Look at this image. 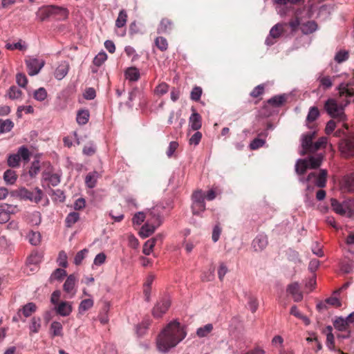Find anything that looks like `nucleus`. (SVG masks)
<instances>
[{
    "instance_id": "49530a36",
    "label": "nucleus",
    "mask_w": 354,
    "mask_h": 354,
    "mask_svg": "<svg viewBox=\"0 0 354 354\" xmlns=\"http://www.w3.org/2000/svg\"><path fill=\"white\" fill-rule=\"evenodd\" d=\"M41 328V319L39 317H32L30 325L31 333H37Z\"/></svg>"
},
{
    "instance_id": "0e129e2a",
    "label": "nucleus",
    "mask_w": 354,
    "mask_h": 354,
    "mask_svg": "<svg viewBox=\"0 0 354 354\" xmlns=\"http://www.w3.org/2000/svg\"><path fill=\"white\" fill-rule=\"evenodd\" d=\"M265 142L266 141L264 139L257 138L251 142L250 145V149L252 150L257 149L263 147Z\"/></svg>"
},
{
    "instance_id": "69168bd1",
    "label": "nucleus",
    "mask_w": 354,
    "mask_h": 354,
    "mask_svg": "<svg viewBox=\"0 0 354 354\" xmlns=\"http://www.w3.org/2000/svg\"><path fill=\"white\" fill-rule=\"evenodd\" d=\"M221 232H222V229L218 224L216 225L214 227L213 231H212V239L214 243L218 241V239L220 238V235L221 234Z\"/></svg>"
},
{
    "instance_id": "423d86ee",
    "label": "nucleus",
    "mask_w": 354,
    "mask_h": 354,
    "mask_svg": "<svg viewBox=\"0 0 354 354\" xmlns=\"http://www.w3.org/2000/svg\"><path fill=\"white\" fill-rule=\"evenodd\" d=\"M330 205L334 212L339 215H345L347 213L351 214V208L348 202L339 203L335 198L330 199Z\"/></svg>"
},
{
    "instance_id": "79ce46f5",
    "label": "nucleus",
    "mask_w": 354,
    "mask_h": 354,
    "mask_svg": "<svg viewBox=\"0 0 354 354\" xmlns=\"http://www.w3.org/2000/svg\"><path fill=\"white\" fill-rule=\"evenodd\" d=\"M93 306V301L91 299H86L81 301L79 306V313H84Z\"/></svg>"
},
{
    "instance_id": "13d9d810",
    "label": "nucleus",
    "mask_w": 354,
    "mask_h": 354,
    "mask_svg": "<svg viewBox=\"0 0 354 354\" xmlns=\"http://www.w3.org/2000/svg\"><path fill=\"white\" fill-rule=\"evenodd\" d=\"M40 170V163L39 160H35L32 162L31 167L29 169V175L31 177H35L37 175Z\"/></svg>"
},
{
    "instance_id": "4c0bfd02",
    "label": "nucleus",
    "mask_w": 354,
    "mask_h": 354,
    "mask_svg": "<svg viewBox=\"0 0 354 354\" xmlns=\"http://www.w3.org/2000/svg\"><path fill=\"white\" fill-rule=\"evenodd\" d=\"M319 115V111L317 107L312 106L310 108L308 115L306 117V121L308 123L313 122L316 120Z\"/></svg>"
},
{
    "instance_id": "4be33fe9",
    "label": "nucleus",
    "mask_w": 354,
    "mask_h": 354,
    "mask_svg": "<svg viewBox=\"0 0 354 354\" xmlns=\"http://www.w3.org/2000/svg\"><path fill=\"white\" fill-rule=\"evenodd\" d=\"M69 66L67 64H59L55 71V77L59 80H62L68 73Z\"/></svg>"
},
{
    "instance_id": "c03bdc74",
    "label": "nucleus",
    "mask_w": 354,
    "mask_h": 354,
    "mask_svg": "<svg viewBox=\"0 0 354 354\" xmlns=\"http://www.w3.org/2000/svg\"><path fill=\"white\" fill-rule=\"evenodd\" d=\"M247 298H248V305L249 306L250 310L253 313H255L259 306V302H258L257 299L251 295H248L247 296Z\"/></svg>"
},
{
    "instance_id": "f704fd0d",
    "label": "nucleus",
    "mask_w": 354,
    "mask_h": 354,
    "mask_svg": "<svg viewBox=\"0 0 354 354\" xmlns=\"http://www.w3.org/2000/svg\"><path fill=\"white\" fill-rule=\"evenodd\" d=\"M62 329H63L62 325L59 322H53L50 324V332L53 337L62 336V335H63Z\"/></svg>"
},
{
    "instance_id": "0eeeda50",
    "label": "nucleus",
    "mask_w": 354,
    "mask_h": 354,
    "mask_svg": "<svg viewBox=\"0 0 354 354\" xmlns=\"http://www.w3.org/2000/svg\"><path fill=\"white\" fill-rule=\"evenodd\" d=\"M339 150L346 158L354 156V140L346 139L339 143Z\"/></svg>"
},
{
    "instance_id": "4d7b16f0",
    "label": "nucleus",
    "mask_w": 354,
    "mask_h": 354,
    "mask_svg": "<svg viewBox=\"0 0 354 354\" xmlns=\"http://www.w3.org/2000/svg\"><path fill=\"white\" fill-rule=\"evenodd\" d=\"M107 59V55L106 53L101 52L99 53L93 59L94 65L97 66H101Z\"/></svg>"
},
{
    "instance_id": "37998d69",
    "label": "nucleus",
    "mask_w": 354,
    "mask_h": 354,
    "mask_svg": "<svg viewBox=\"0 0 354 354\" xmlns=\"http://www.w3.org/2000/svg\"><path fill=\"white\" fill-rule=\"evenodd\" d=\"M6 48L10 50H14L15 49L25 50L27 48V46L25 45L24 42L22 43V41L20 39L18 42L15 44L7 43L6 44Z\"/></svg>"
},
{
    "instance_id": "7c9ffc66",
    "label": "nucleus",
    "mask_w": 354,
    "mask_h": 354,
    "mask_svg": "<svg viewBox=\"0 0 354 354\" xmlns=\"http://www.w3.org/2000/svg\"><path fill=\"white\" fill-rule=\"evenodd\" d=\"M213 325L212 324H207L203 327H200L196 330V335L199 337H207L212 330Z\"/></svg>"
},
{
    "instance_id": "1a4fd4ad",
    "label": "nucleus",
    "mask_w": 354,
    "mask_h": 354,
    "mask_svg": "<svg viewBox=\"0 0 354 354\" xmlns=\"http://www.w3.org/2000/svg\"><path fill=\"white\" fill-rule=\"evenodd\" d=\"M315 132L308 133L304 136L301 146L303 150L301 153L302 156H304L307 153H312V149L313 146V140L315 138Z\"/></svg>"
},
{
    "instance_id": "338daca9",
    "label": "nucleus",
    "mask_w": 354,
    "mask_h": 354,
    "mask_svg": "<svg viewBox=\"0 0 354 354\" xmlns=\"http://www.w3.org/2000/svg\"><path fill=\"white\" fill-rule=\"evenodd\" d=\"M178 147V143L176 141H172L169 143V147L166 151L167 156L169 158H171L173 155L175 151Z\"/></svg>"
},
{
    "instance_id": "bf43d9fd",
    "label": "nucleus",
    "mask_w": 354,
    "mask_h": 354,
    "mask_svg": "<svg viewBox=\"0 0 354 354\" xmlns=\"http://www.w3.org/2000/svg\"><path fill=\"white\" fill-rule=\"evenodd\" d=\"M327 143V139L324 137H322L318 139L317 141L313 142V146L312 149V153L317 151L320 149L322 147H324Z\"/></svg>"
},
{
    "instance_id": "2eb2a0df",
    "label": "nucleus",
    "mask_w": 354,
    "mask_h": 354,
    "mask_svg": "<svg viewBox=\"0 0 354 354\" xmlns=\"http://www.w3.org/2000/svg\"><path fill=\"white\" fill-rule=\"evenodd\" d=\"M268 243V238L265 235L257 236L252 241V246L256 251H261Z\"/></svg>"
},
{
    "instance_id": "412c9836",
    "label": "nucleus",
    "mask_w": 354,
    "mask_h": 354,
    "mask_svg": "<svg viewBox=\"0 0 354 354\" xmlns=\"http://www.w3.org/2000/svg\"><path fill=\"white\" fill-rule=\"evenodd\" d=\"M327 174L328 172L326 169H321L318 175L315 173V176L313 178L316 179L315 183L317 187H324L326 186Z\"/></svg>"
},
{
    "instance_id": "774afa93",
    "label": "nucleus",
    "mask_w": 354,
    "mask_h": 354,
    "mask_svg": "<svg viewBox=\"0 0 354 354\" xmlns=\"http://www.w3.org/2000/svg\"><path fill=\"white\" fill-rule=\"evenodd\" d=\"M17 83L21 87H25L28 83L26 76L22 73H18L16 76Z\"/></svg>"
},
{
    "instance_id": "5fc2aeb1",
    "label": "nucleus",
    "mask_w": 354,
    "mask_h": 354,
    "mask_svg": "<svg viewBox=\"0 0 354 354\" xmlns=\"http://www.w3.org/2000/svg\"><path fill=\"white\" fill-rule=\"evenodd\" d=\"M339 93L340 96L351 97L354 95V89L349 88L347 86L341 84L339 87Z\"/></svg>"
},
{
    "instance_id": "f03ea898",
    "label": "nucleus",
    "mask_w": 354,
    "mask_h": 354,
    "mask_svg": "<svg viewBox=\"0 0 354 354\" xmlns=\"http://www.w3.org/2000/svg\"><path fill=\"white\" fill-rule=\"evenodd\" d=\"M324 109L330 117L337 119L339 121H344L346 120L344 106L338 104L334 99L330 98L326 101L324 104Z\"/></svg>"
},
{
    "instance_id": "8fccbe9b",
    "label": "nucleus",
    "mask_w": 354,
    "mask_h": 354,
    "mask_svg": "<svg viewBox=\"0 0 354 354\" xmlns=\"http://www.w3.org/2000/svg\"><path fill=\"white\" fill-rule=\"evenodd\" d=\"M52 198L55 201L64 202L65 200V195L61 189H51Z\"/></svg>"
},
{
    "instance_id": "3c124183",
    "label": "nucleus",
    "mask_w": 354,
    "mask_h": 354,
    "mask_svg": "<svg viewBox=\"0 0 354 354\" xmlns=\"http://www.w3.org/2000/svg\"><path fill=\"white\" fill-rule=\"evenodd\" d=\"M66 275V272L64 269L57 268L50 276V281L58 280L60 281Z\"/></svg>"
},
{
    "instance_id": "58836bf2",
    "label": "nucleus",
    "mask_w": 354,
    "mask_h": 354,
    "mask_svg": "<svg viewBox=\"0 0 354 354\" xmlns=\"http://www.w3.org/2000/svg\"><path fill=\"white\" fill-rule=\"evenodd\" d=\"M14 124L10 120H3L0 119V134L9 132L13 127Z\"/></svg>"
},
{
    "instance_id": "052dcab7",
    "label": "nucleus",
    "mask_w": 354,
    "mask_h": 354,
    "mask_svg": "<svg viewBox=\"0 0 354 354\" xmlns=\"http://www.w3.org/2000/svg\"><path fill=\"white\" fill-rule=\"evenodd\" d=\"M203 91L200 86H194L191 92L190 97L192 100L198 102L199 101Z\"/></svg>"
},
{
    "instance_id": "39448f33",
    "label": "nucleus",
    "mask_w": 354,
    "mask_h": 354,
    "mask_svg": "<svg viewBox=\"0 0 354 354\" xmlns=\"http://www.w3.org/2000/svg\"><path fill=\"white\" fill-rule=\"evenodd\" d=\"M171 301L169 298H162L155 305L152 310V315L156 318H160L169 309Z\"/></svg>"
},
{
    "instance_id": "bb28decb",
    "label": "nucleus",
    "mask_w": 354,
    "mask_h": 354,
    "mask_svg": "<svg viewBox=\"0 0 354 354\" xmlns=\"http://www.w3.org/2000/svg\"><path fill=\"white\" fill-rule=\"evenodd\" d=\"M342 186L345 190L354 192V173L344 178Z\"/></svg>"
},
{
    "instance_id": "cd10ccee",
    "label": "nucleus",
    "mask_w": 354,
    "mask_h": 354,
    "mask_svg": "<svg viewBox=\"0 0 354 354\" xmlns=\"http://www.w3.org/2000/svg\"><path fill=\"white\" fill-rule=\"evenodd\" d=\"M125 77L127 80L135 82L140 78V72L136 68L131 67L125 71Z\"/></svg>"
},
{
    "instance_id": "393cba45",
    "label": "nucleus",
    "mask_w": 354,
    "mask_h": 354,
    "mask_svg": "<svg viewBox=\"0 0 354 354\" xmlns=\"http://www.w3.org/2000/svg\"><path fill=\"white\" fill-rule=\"evenodd\" d=\"M80 220V214L76 212H70L65 218V225L71 228Z\"/></svg>"
},
{
    "instance_id": "6ab92c4d",
    "label": "nucleus",
    "mask_w": 354,
    "mask_h": 354,
    "mask_svg": "<svg viewBox=\"0 0 354 354\" xmlns=\"http://www.w3.org/2000/svg\"><path fill=\"white\" fill-rule=\"evenodd\" d=\"M43 178L48 181L49 185L55 187L60 183V176L57 174L43 173Z\"/></svg>"
},
{
    "instance_id": "c756f323",
    "label": "nucleus",
    "mask_w": 354,
    "mask_h": 354,
    "mask_svg": "<svg viewBox=\"0 0 354 354\" xmlns=\"http://www.w3.org/2000/svg\"><path fill=\"white\" fill-rule=\"evenodd\" d=\"M155 46L162 52L166 51L169 44L166 38L160 36L157 37L154 41Z\"/></svg>"
},
{
    "instance_id": "f257e3e1",
    "label": "nucleus",
    "mask_w": 354,
    "mask_h": 354,
    "mask_svg": "<svg viewBox=\"0 0 354 354\" xmlns=\"http://www.w3.org/2000/svg\"><path fill=\"white\" fill-rule=\"evenodd\" d=\"M187 335L185 327L174 320L169 322L160 333L156 339L157 348L160 352L167 353L176 347Z\"/></svg>"
},
{
    "instance_id": "680f3d73",
    "label": "nucleus",
    "mask_w": 354,
    "mask_h": 354,
    "mask_svg": "<svg viewBox=\"0 0 354 354\" xmlns=\"http://www.w3.org/2000/svg\"><path fill=\"white\" fill-rule=\"evenodd\" d=\"M169 91V85L165 82L159 84L155 88L156 94L162 95L167 93Z\"/></svg>"
},
{
    "instance_id": "5701e85b",
    "label": "nucleus",
    "mask_w": 354,
    "mask_h": 354,
    "mask_svg": "<svg viewBox=\"0 0 354 354\" xmlns=\"http://www.w3.org/2000/svg\"><path fill=\"white\" fill-rule=\"evenodd\" d=\"M309 168L308 162L306 159H299L295 165V171L298 175H303Z\"/></svg>"
},
{
    "instance_id": "c85d7f7f",
    "label": "nucleus",
    "mask_w": 354,
    "mask_h": 354,
    "mask_svg": "<svg viewBox=\"0 0 354 354\" xmlns=\"http://www.w3.org/2000/svg\"><path fill=\"white\" fill-rule=\"evenodd\" d=\"M334 327L339 331H347L348 330V325L346 320L342 317H337L333 322Z\"/></svg>"
},
{
    "instance_id": "e2e57ef3",
    "label": "nucleus",
    "mask_w": 354,
    "mask_h": 354,
    "mask_svg": "<svg viewBox=\"0 0 354 354\" xmlns=\"http://www.w3.org/2000/svg\"><path fill=\"white\" fill-rule=\"evenodd\" d=\"M88 252V250L83 249L80 251H79L74 259V263L75 265L78 266L82 263V260L85 258V255Z\"/></svg>"
},
{
    "instance_id": "b1692460",
    "label": "nucleus",
    "mask_w": 354,
    "mask_h": 354,
    "mask_svg": "<svg viewBox=\"0 0 354 354\" xmlns=\"http://www.w3.org/2000/svg\"><path fill=\"white\" fill-rule=\"evenodd\" d=\"M99 174L97 171H92L88 173L85 178V184L88 188H93L95 187Z\"/></svg>"
},
{
    "instance_id": "aec40b11",
    "label": "nucleus",
    "mask_w": 354,
    "mask_h": 354,
    "mask_svg": "<svg viewBox=\"0 0 354 354\" xmlns=\"http://www.w3.org/2000/svg\"><path fill=\"white\" fill-rule=\"evenodd\" d=\"M317 24L315 21H308L301 26V32L305 35L314 32L317 29Z\"/></svg>"
},
{
    "instance_id": "9d476101",
    "label": "nucleus",
    "mask_w": 354,
    "mask_h": 354,
    "mask_svg": "<svg viewBox=\"0 0 354 354\" xmlns=\"http://www.w3.org/2000/svg\"><path fill=\"white\" fill-rule=\"evenodd\" d=\"M286 291L290 294L295 302L301 301L303 299V293L297 282H293L287 286Z\"/></svg>"
},
{
    "instance_id": "de8ad7c7",
    "label": "nucleus",
    "mask_w": 354,
    "mask_h": 354,
    "mask_svg": "<svg viewBox=\"0 0 354 354\" xmlns=\"http://www.w3.org/2000/svg\"><path fill=\"white\" fill-rule=\"evenodd\" d=\"M317 80L319 82L320 86H323L324 89L329 88L333 85L332 80L329 76L320 75Z\"/></svg>"
},
{
    "instance_id": "c9c22d12",
    "label": "nucleus",
    "mask_w": 354,
    "mask_h": 354,
    "mask_svg": "<svg viewBox=\"0 0 354 354\" xmlns=\"http://www.w3.org/2000/svg\"><path fill=\"white\" fill-rule=\"evenodd\" d=\"M323 157L320 154L317 155L316 156H310L309 160H308L309 168L310 169H317L318 168L322 162Z\"/></svg>"
},
{
    "instance_id": "7ed1b4c3",
    "label": "nucleus",
    "mask_w": 354,
    "mask_h": 354,
    "mask_svg": "<svg viewBox=\"0 0 354 354\" xmlns=\"http://www.w3.org/2000/svg\"><path fill=\"white\" fill-rule=\"evenodd\" d=\"M30 152L25 146L20 147L16 153L10 154L8 157V165L10 167L16 168L20 165L21 160L28 162L30 160Z\"/></svg>"
},
{
    "instance_id": "ea45409f",
    "label": "nucleus",
    "mask_w": 354,
    "mask_h": 354,
    "mask_svg": "<svg viewBox=\"0 0 354 354\" xmlns=\"http://www.w3.org/2000/svg\"><path fill=\"white\" fill-rule=\"evenodd\" d=\"M127 20V14L124 10H122L119 12L118 17L115 21V26L118 28H122L126 24Z\"/></svg>"
},
{
    "instance_id": "72a5a7b5",
    "label": "nucleus",
    "mask_w": 354,
    "mask_h": 354,
    "mask_svg": "<svg viewBox=\"0 0 354 354\" xmlns=\"http://www.w3.org/2000/svg\"><path fill=\"white\" fill-rule=\"evenodd\" d=\"M68 10L66 8L53 6V15L59 16V19H66L68 17Z\"/></svg>"
},
{
    "instance_id": "9b49d317",
    "label": "nucleus",
    "mask_w": 354,
    "mask_h": 354,
    "mask_svg": "<svg viewBox=\"0 0 354 354\" xmlns=\"http://www.w3.org/2000/svg\"><path fill=\"white\" fill-rule=\"evenodd\" d=\"M283 31V24H277L275 26H274L270 31L269 36L266 39V44L268 46L272 45L274 43V41H273L272 39L279 38Z\"/></svg>"
},
{
    "instance_id": "09e8293b",
    "label": "nucleus",
    "mask_w": 354,
    "mask_h": 354,
    "mask_svg": "<svg viewBox=\"0 0 354 354\" xmlns=\"http://www.w3.org/2000/svg\"><path fill=\"white\" fill-rule=\"evenodd\" d=\"M40 19L44 21L53 15V6L42 8L39 10Z\"/></svg>"
},
{
    "instance_id": "e433bc0d",
    "label": "nucleus",
    "mask_w": 354,
    "mask_h": 354,
    "mask_svg": "<svg viewBox=\"0 0 354 354\" xmlns=\"http://www.w3.org/2000/svg\"><path fill=\"white\" fill-rule=\"evenodd\" d=\"M37 306L32 303L30 302L24 305L22 308V313L26 317H30L33 313L36 311Z\"/></svg>"
},
{
    "instance_id": "f8f14e48",
    "label": "nucleus",
    "mask_w": 354,
    "mask_h": 354,
    "mask_svg": "<svg viewBox=\"0 0 354 354\" xmlns=\"http://www.w3.org/2000/svg\"><path fill=\"white\" fill-rule=\"evenodd\" d=\"M174 28V22L168 17L162 18L158 28V33H169Z\"/></svg>"
},
{
    "instance_id": "dca6fc26",
    "label": "nucleus",
    "mask_w": 354,
    "mask_h": 354,
    "mask_svg": "<svg viewBox=\"0 0 354 354\" xmlns=\"http://www.w3.org/2000/svg\"><path fill=\"white\" fill-rule=\"evenodd\" d=\"M76 283V278L74 274H70L65 283H64L63 288L64 290L68 293L71 294V296H73L75 295V292H73V289L75 288Z\"/></svg>"
},
{
    "instance_id": "f3484780",
    "label": "nucleus",
    "mask_w": 354,
    "mask_h": 354,
    "mask_svg": "<svg viewBox=\"0 0 354 354\" xmlns=\"http://www.w3.org/2000/svg\"><path fill=\"white\" fill-rule=\"evenodd\" d=\"M158 240H160V241L162 240L161 235H158L155 238H153V239H149L148 241H147L143 245L142 252L145 255H149L151 252L152 251L153 247L155 246L156 242Z\"/></svg>"
},
{
    "instance_id": "20e7f679",
    "label": "nucleus",
    "mask_w": 354,
    "mask_h": 354,
    "mask_svg": "<svg viewBox=\"0 0 354 354\" xmlns=\"http://www.w3.org/2000/svg\"><path fill=\"white\" fill-rule=\"evenodd\" d=\"M192 213L198 215L205 210V195L202 190H197L192 194Z\"/></svg>"
},
{
    "instance_id": "4468645a",
    "label": "nucleus",
    "mask_w": 354,
    "mask_h": 354,
    "mask_svg": "<svg viewBox=\"0 0 354 354\" xmlns=\"http://www.w3.org/2000/svg\"><path fill=\"white\" fill-rule=\"evenodd\" d=\"M56 313L62 316H68L72 312V306L68 301H61L55 306Z\"/></svg>"
},
{
    "instance_id": "6e6d98bb",
    "label": "nucleus",
    "mask_w": 354,
    "mask_h": 354,
    "mask_svg": "<svg viewBox=\"0 0 354 354\" xmlns=\"http://www.w3.org/2000/svg\"><path fill=\"white\" fill-rule=\"evenodd\" d=\"M34 98L38 101H43L47 97V92L46 89L41 87L34 92Z\"/></svg>"
},
{
    "instance_id": "864d4df0",
    "label": "nucleus",
    "mask_w": 354,
    "mask_h": 354,
    "mask_svg": "<svg viewBox=\"0 0 354 354\" xmlns=\"http://www.w3.org/2000/svg\"><path fill=\"white\" fill-rule=\"evenodd\" d=\"M349 57V53L346 50H339L335 56V60L337 63H342L346 61Z\"/></svg>"
},
{
    "instance_id": "a19ab883",
    "label": "nucleus",
    "mask_w": 354,
    "mask_h": 354,
    "mask_svg": "<svg viewBox=\"0 0 354 354\" xmlns=\"http://www.w3.org/2000/svg\"><path fill=\"white\" fill-rule=\"evenodd\" d=\"M286 101L283 95H275L268 100V103L273 106H279Z\"/></svg>"
},
{
    "instance_id": "a878e982",
    "label": "nucleus",
    "mask_w": 354,
    "mask_h": 354,
    "mask_svg": "<svg viewBox=\"0 0 354 354\" xmlns=\"http://www.w3.org/2000/svg\"><path fill=\"white\" fill-rule=\"evenodd\" d=\"M90 114L87 109H82L77 111L76 120L80 125L86 124L89 120Z\"/></svg>"
},
{
    "instance_id": "a18cd8bd",
    "label": "nucleus",
    "mask_w": 354,
    "mask_h": 354,
    "mask_svg": "<svg viewBox=\"0 0 354 354\" xmlns=\"http://www.w3.org/2000/svg\"><path fill=\"white\" fill-rule=\"evenodd\" d=\"M41 260V257L37 252H32L26 260V263L28 265H34L36 266L40 263Z\"/></svg>"
},
{
    "instance_id": "603ef678",
    "label": "nucleus",
    "mask_w": 354,
    "mask_h": 354,
    "mask_svg": "<svg viewBox=\"0 0 354 354\" xmlns=\"http://www.w3.org/2000/svg\"><path fill=\"white\" fill-rule=\"evenodd\" d=\"M22 92L17 87L11 86L8 92V95L10 99H18L21 96Z\"/></svg>"
},
{
    "instance_id": "473e14b6",
    "label": "nucleus",
    "mask_w": 354,
    "mask_h": 354,
    "mask_svg": "<svg viewBox=\"0 0 354 354\" xmlns=\"http://www.w3.org/2000/svg\"><path fill=\"white\" fill-rule=\"evenodd\" d=\"M27 238L32 245H38L41 242V234L39 232L30 231L27 235Z\"/></svg>"
},
{
    "instance_id": "a211bd4d",
    "label": "nucleus",
    "mask_w": 354,
    "mask_h": 354,
    "mask_svg": "<svg viewBox=\"0 0 354 354\" xmlns=\"http://www.w3.org/2000/svg\"><path fill=\"white\" fill-rule=\"evenodd\" d=\"M189 123L192 129L197 131L201 128V116L196 112H194L189 118Z\"/></svg>"
},
{
    "instance_id": "ddd939ff",
    "label": "nucleus",
    "mask_w": 354,
    "mask_h": 354,
    "mask_svg": "<svg viewBox=\"0 0 354 354\" xmlns=\"http://www.w3.org/2000/svg\"><path fill=\"white\" fill-rule=\"evenodd\" d=\"M160 226L159 221H157L156 224H153L150 221H147V223L142 227L140 235L143 238H147L152 234L156 229Z\"/></svg>"
},
{
    "instance_id": "6e6552de",
    "label": "nucleus",
    "mask_w": 354,
    "mask_h": 354,
    "mask_svg": "<svg viewBox=\"0 0 354 354\" xmlns=\"http://www.w3.org/2000/svg\"><path fill=\"white\" fill-rule=\"evenodd\" d=\"M28 73L30 75H37L44 66V62L36 58H29L26 60Z\"/></svg>"
},
{
    "instance_id": "2f4dec72",
    "label": "nucleus",
    "mask_w": 354,
    "mask_h": 354,
    "mask_svg": "<svg viewBox=\"0 0 354 354\" xmlns=\"http://www.w3.org/2000/svg\"><path fill=\"white\" fill-rule=\"evenodd\" d=\"M17 178V175L14 170L7 169L3 174V179L8 184H14Z\"/></svg>"
}]
</instances>
